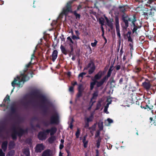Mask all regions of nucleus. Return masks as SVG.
<instances>
[{
    "instance_id": "680f3d73",
    "label": "nucleus",
    "mask_w": 156,
    "mask_h": 156,
    "mask_svg": "<svg viewBox=\"0 0 156 156\" xmlns=\"http://www.w3.org/2000/svg\"><path fill=\"white\" fill-rule=\"evenodd\" d=\"M31 64V61L28 64H27L26 66V67L27 68H28L29 67L30 65Z\"/></svg>"
},
{
    "instance_id": "49530a36",
    "label": "nucleus",
    "mask_w": 156,
    "mask_h": 156,
    "mask_svg": "<svg viewBox=\"0 0 156 156\" xmlns=\"http://www.w3.org/2000/svg\"><path fill=\"white\" fill-rule=\"evenodd\" d=\"M115 24H119V18L117 16H115Z\"/></svg>"
},
{
    "instance_id": "13d9d810",
    "label": "nucleus",
    "mask_w": 156,
    "mask_h": 156,
    "mask_svg": "<svg viewBox=\"0 0 156 156\" xmlns=\"http://www.w3.org/2000/svg\"><path fill=\"white\" fill-rule=\"evenodd\" d=\"M44 132L46 134H48L50 133V129H47L44 130Z\"/></svg>"
},
{
    "instance_id": "72a5a7b5",
    "label": "nucleus",
    "mask_w": 156,
    "mask_h": 156,
    "mask_svg": "<svg viewBox=\"0 0 156 156\" xmlns=\"http://www.w3.org/2000/svg\"><path fill=\"white\" fill-rule=\"evenodd\" d=\"M101 139L100 137L98 138V140H96V147L98 148L100 147V143L101 141Z\"/></svg>"
},
{
    "instance_id": "0eeeda50",
    "label": "nucleus",
    "mask_w": 156,
    "mask_h": 156,
    "mask_svg": "<svg viewBox=\"0 0 156 156\" xmlns=\"http://www.w3.org/2000/svg\"><path fill=\"white\" fill-rule=\"evenodd\" d=\"M89 68L90 69L89 70L88 73L90 75L96 69L95 64L92 60H90L87 66L84 68V70H87Z\"/></svg>"
},
{
    "instance_id": "4be33fe9",
    "label": "nucleus",
    "mask_w": 156,
    "mask_h": 156,
    "mask_svg": "<svg viewBox=\"0 0 156 156\" xmlns=\"http://www.w3.org/2000/svg\"><path fill=\"white\" fill-rule=\"evenodd\" d=\"M8 143L7 141H5L3 142L2 144L1 147L4 151H5L7 150Z\"/></svg>"
},
{
    "instance_id": "bf43d9fd",
    "label": "nucleus",
    "mask_w": 156,
    "mask_h": 156,
    "mask_svg": "<svg viewBox=\"0 0 156 156\" xmlns=\"http://www.w3.org/2000/svg\"><path fill=\"white\" fill-rule=\"evenodd\" d=\"M89 126V122H85L84 127L85 128H87Z\"/></svg>"
},
{
    "instance_id": "c9c22d12",
    "label": "nucleus",
    "mask_w": 156,
    "mask_h": 156,
    "mask_svg": "<svg viewBox=\"0 0 156 156\" xmlns=\"http://www.w3.org/2000/svg\"><path fill=\"white\" fill-rule=\"evenodd\" d=\"M15 153V151L14 150H12L8 152L7 155H9V156H12L14 155Z\"/></svg>"
},
{
    "instance_id": "8fccbe9b",
    "label": "nucleus",
    "mask_w": 156,
    "mask_h": 156,
    "mask_svg": "<svg viewBox=\"0 0 156 156\" xmlns=\"http://www.w3.org/2000/svg\"><path fill=\"white\" fill-rule=\"evenodd\" d=\"M72 39H73V40H76V36L75 35H73V32L72 30Z\"/></svg>"
},
{
    "instance_id": "f03ea898",
    "label": "nucleus",
    "mask_w": 156,
    "mask_h": 156,
    "mask_svg": "<svg viewBox=\"0 0 156 156\" xmlns=\"http://www.w3.org/2000/svg\"><path fill=\"white\" fill-rule=\"evenodd\" d=\"M156 4L155 0H148L147 4L145 5L151 8L150 9L147 10V12H144L145 16L147 19L150 17H152L155 16L156 17V10L154 8L155 5Z\"/></svg>"
},
{
    "instance_id": "58836bf2",
    "label": "nucleus",
    "mask_w": 156,
    "mask_h": 156,
    "mask_svg": "<svg viewBox=\"0 0 156 156\" xmlns=\"http://www.w3.org/2000/svg\"><path fill=\"white\" fill-rule=\"evenodd\" d=\"M98 20L99 23L101 25L103 26L104 25L105 20L103 18H99Z\"/></svg>"
},
{
    "instance_id": "7ed1b4c3",
    "label": "nucleus",
    "mask_w": 156,
    "mask_h": 156,
    "mask_svg": "<svg viewBox=\"0 0 156 156\" xmlns=\"http://www.w3.org/2000/svg\"><path fill=\"white\" fill-rule=\"evenodd\" d=\"M21 77L17 76L16 78H15L12 82V85L14 88L15 85H17L19 87H22L24 82L29 79L27 75L24 73L21 74ZM14 89V88L12 90L11 93L13 91Z\"/></svg>"
},
{
    "instance_id": "a18cd8bd",
    "label": "nucleus",
    "mask_w": 156,
    "mask_h": 156,
    "mask_svg": "<svg viewBox=\"0 0 156 156\" xmlns=\"http://www.w3.org/2000/svg\"><path fill=\"white\" fill-rule=\"evenodd\" d=\"M98 41L95 39L94 40V43H91V45L92 47H94L96 45Z\"/></svg>"
},
{
    "instance_id": "e2e57ef3",
    "label": "nucleus",
    "mask_w": 156,
    "mask_h": 156,
    "mask_svg": "<svg viewBox=\"0 0 156 156\" xmlns=\"http://www.w3.org/2000/svg\"><path fill=\"white\" fill-rule=\"evenodd\" d=\"M123 53V48L122 47L120 51V56H121Z\"/></svg>"
},
{
    "instance_id": "4468645a",
    "label": "nucleus",
    "mask_w": 156,
    "mask_h": 156,
    "mask_svg": "<svg viewBox=\"0 0 156 156\" xmlns=\"http://www.w3.org/2000/svg\"><path fill=\"white\" fill-rule=\"evenodd\" d=\"M10 113L11 114L15 115L17 113V109L16 105L14 104H12L10 107Z\"/></svg>"
},
{
    "instance_id": "774afa93",
    "label": "nucleus",
    "mask_w": 156,
    "mask_h": 156,
    "mask_svg": "<svg viewBox=\"0 0 156 156\" xmlns=\"http://www.w3.org/2000/svg\"><path fill=\"white\" fill-rule=\"evenodd\" d=\"M71 73L70 71L68 72L67 73V76L69 77H70L71 76Z\"/></svg>"
},
{
    "instance_id": "c756f323",
    "label": "nucleus",
    "mask_w": 156,
    "mask_h": 156,
    "mask_svg": "<svg viewBox=\"0 0 156 156\" xmlns=\"http://www.w3.org/2000/svg\"><path fill=\"white\" fill-rule=\"evenodd\" d=\"M107 25L111 29V30H112L113 29V24L112 23V21L111 20H108L106 22Z\"/></svg>"
},
{
    "instance_id": "a211bd4d",
    "label": "nucleus",
    "mask_w": 156,
    "mask_h": 156,
    "mask_svg": "<svg viewBox=\"0 0 156 156\" xmlns=\"http://www.w3.org/2000/svg\"><path fill=\"white\" fill-rule=\"evenodd\" d=\"M58 53V51L57 50H54L52 52L51 56V58H50L53 62H55V59L57 58Z\"/></svg>"
},
{
    "instance_id": "864d4df0",
    "label": "nucleus",
    "mask_w": 156,
    "mask_h": 156,
    "mask_svg": "<svg viewBox=\"0 0 156 156\" xmlns=\"http://www.w3.org/2000/svg\"><path fill=\"white\" fill-rule=\"evenodd\" d=\"M0 156H5V153L3 152L1 149H0Z\"/></svg>"
},
{
    "instance_id": "f257e3e1",
    "label": "nucleus",
    "mask_w": 156,
    "mask_h": 156,
    "mask_svg": "<svg viewBox=\"0 0 156 156\" xmlns=\"http://www.w3.org/2000/svg\"><path fill=\"white\" fill-rule=\"evenodd\" d=\"M30 95L31 96L39 98L41 100V103L44 105H41V107L43 109V112L44 115H46L48 113L49 109L48 106H50V103L48 101L46 97L37 91L35 90L32 92Z\"/></svg>"
},
{
    "instance_id": "f8f14e48",
    "label": "nucleus",
    "mask_w": 156,
    "mask_h": 156,
    "mask_svg": "<svg viewBox=\"0 0 156 156\" xmlns=\"http://www.w3.org/2000/svg\"><path fill=\"white\" fill-rule=\"evenodd\" d=\"M44 149V147L42 144H38L35 148V151L37 153L41 152Z\"/></svg>"
},
{
    "instance_id": "b1692460",
    "label": "nucleus",
    "mask_w": 156,
    "mask_h": 156,
    "mask_svg": "<svg viewBox=\"0 0 156 156\" xmlns=\"http://www.w3.org/2000/svg\"><path fill=\"white\" fill-rule=\"evenodd\" d=\"M57 129L55 127H51L50 129V134L51 136H54V135L56 132Z\"/></svg>"
},
{
    "instance_id": "3c124183",
    "label": "nucleus",
    "mask_w": 156,
    "mask_h": 156,
    "mask_svg": "<svg viewBox=\"0 0 156 156\" xmlns=\"http://www.w3.org/2000/svg\"><path fill=\"white\" fill-rule=\"evenodd\" d=\"M140 107L142 108H144V109H146L147 108H149L150 109L151 108H150L148 106V105L147 104H146L145 105V107H144V106H143L142 105H141L140 106Z\"/></svg>"
},
{
    "instance_id": "bb28decb",
    "label": "nucleus",
    "mask_w": 156,
    "mask_h": 156,
    "mask_svg": "<svg viewBox=\"0 0 156 156\" xmlns=\"http://www.w3.org/2000/svg\"><path fill=\"white\" fill-rule=\"evenodd\" d=\"M9 149H13L15 146V144L14 141H11L9 143Z\"/></svg>"
},
{
    "instance_id": "4d7b16f0",
    "label": "nucleus",
    "mask_w": 156,
    "mask_h": 156,
    "mask_svg": "<svg viewBox=\"0 0 156 156\" xmlns=\"http://www.w3.org/2000/svg\"><path fill=\"white\" fill-rule=\"evenodd\" d=\"M115 67L117 70H118L120 69L121 66L119 65H118L116 66Z\"/></svg>"
},
{
    "instance_id": "f704fd0d",
    "label": "nucleus",
    "mask_w": 156,
    "mask_h": 156,
    "mask_svg": "<svg viewBox=\"0 0 156 156\" xmlns=\"http://www.w3.org/2000/svg\"><path fill=\"white\" fill-rule=\"evenodd\" d=\"M83 92L81 91H78V92L76 95V98L77 99L79 98L82 96Z\"/></svg>"
},
{
    "instance_id": "c03bdc74",
    "label": "nucleus",
    "mask_w": 156,
    "mask_h": 156,
    "mask_svg": "<svg viewBox=\"0 0 156 156\" xmlns=\"http://www.w3.org/2000/svg\"><path fill=\"white\" fill-rule=\"evenodd\" d=\"M10 101L9 96L8 95H7L6 96V97L4 100V101L5 102L7 101Z\"/></svg>"
},
{
    "instance_id": "ea45409f",
    "label": "nucleus",
    "mask_w": 156,
    "mask_h": 156,
    "mask_svg": "<svg viewBox=\"0 0 156 156\" xmlns=\"http://www.w3.org/2000/svg\"><path fill=\"white\" fill-rule=\"evenodd\" d=\"M73 14L75 16L76 19H80V14H78L76 11H74L73 12Z\"/></svg>"
},
{
    "instance_id": "f3484780",
    "label": "nucleus",
    "mask_w": 156,
    "mask_h": 156,
    "mask_svg": "<svg viewBox=\"0 0 156 156\" xmlns=\"http://www.w3.org/2000/svg\"><path fill=\"white\" fill-rule=\"evenodd\" d=\"M67 39L69 41V45L70 46V48L71 50L70 52V54H71L73 52V44H74V42L73 41L70 37H67Z\"/></svg>"
},
{
    "instance_id": "412c9836",
    "label": "nucleus",
    "mask_w": 156,
    "mask_h": 156,
    "mask_svg": "<svg viewBox=\"0 0 156 156\" xmlns=\"http://www.w3.org/2000/svg\"><path fill=\"white\" fill-rule=\"evenodd\" d=\"M51 151L50 149L45 150L43 152L41 156H51L50 154Z\"/></svg>"
},
{
    "instance_id": "393cba45",
    "label": "nucleus",
    "mask_w": 156,
    "mask_h": 156,
    "mask_svg": "<svg viewBox=\"0 0 156 156\" xmlns=\"http://www.w3.org/2000/svg\"><path fill=\"white\" fill-rule=\"evenodd\" d=\"M150 123H151V125L153 124L154 125H156V115H155L153 117H151L150 118Z\"/></svg>"
},
{
    "instance_id": "9b49d317",
    "label": "nucleus",
    "mask_w": 156,
    "mask_h": 156,
    "mask_svg": "<svg viewBox=\"0 0 156 156\" xmlns=\"http://www.w3.org/2000/svg\"><path fill=\"white\" fill-rule=\"evenodd\" d=\"M142 86L146 90H149L151 87V85L150 83L149 80L147 79H146L145 81L142 83Z\"/></svg>"
},
{
    "instance_id": "6ab92c4d",
    "label": "nucleus",
    "mask_w": 156,
    "mask_h": 156,
    "mask_svg": "<svg viewBox=\"0 0 156 156\" xmlns=\"http://www.w3.org/2000/svg\"><path fill=\"white\" fill-rule=\"evenodd\" d=\"M112 71L108 70V72L107 75L104 77L101 80L104 83L108 80V78L110 77L111 75L112 72Z\"/></svg>"
},
{
    "instance_id": "423d86ee",
    "label": "nucleus",
    "mask_w": 156,
    "mask_h": 156,
    "mask_svg": "<svg viewBox=\"0 0 156 156\" xmlns=\"http://www.w3.org/2000/svg\"><path fill=\"white\" fill-rule=\"evenodd\" d=\"M76 0H72L68 1L66 3L65 7L63 9L62 13L65 15L68 14L69 12H72V5L73 2Z\"/></svg>"
},
{
    "instance_id": "de8ad7c7",
    "label": "nucleus",
    "mask_w": 156,
    "mask_h": 156,
    "mask_svg": "<svg viewBox=\"0 0 156 156\" xmlns=\"http://www.w3.org/2000/svg\"><path fill=\"white\" fill-rule=\"evenodd\" d=\"M85 120L87 121V122H92L93 120V119L90 117H89L88 118H86L85 119Z\"/></svg>"
},
{
    "instance_id": "aec40b11",
    "label": "nucleus",
    "mask_w": 156,
    "mask_h": 156,
    "mask_svg": "<svg viewBox=\"0 0 156 156\" xmlns=\"http://www.w3.org/2000/svg\"><path fill=\"white\" fill-rule=\"evenodd\" d=\"M60 49L62 53L65 55H67L69 51V50L66 49L65 47L62 45L60 46Z\"/></svg>"
},
{
    "instance_id": "9d476101",
    "label": "nucleus",
    "mask_w": 156,
    "mask_h": 156,
    "mask_svg": "<svg viewBox=\"0 0 156 156\" xmlns=\"http://www.w3.org/2000/svg\"><path fill=\"white\" fill-rule=\"evenodd\" d=\"M59 122V116L57 112H56L54 114L51 116L50 119L51 124H58Z\"/></svg>"
},
{
    "instance_id": "603ef678",
    "label": "nucleus",
    "mask_w": 156,
    "mask_h": 156,
    "mask_svg": "<svg viewBox=\"0 0 156 156\" xmlns=\"http://www.w3.org/2000/svg\"><path fill=\"white\" fill-rule=\"evenodd\" d=\"M72 121L70 122L69 125V128L70 129H72L73 127V119H72Z\"/></svg>"
},
{
    "instance_id": "4c0bfd02",
    "label": "nucleus",
    "mask_w": 156,
    "mask_h": 156,
    "mask_svg": "<svg viewBox=\"0 0 156 156\" xmlns=\"http://www.w3.org/2000/svg\"><path fill=\"white\" fill-rule=\"evenodd\" d=\"M101 104L100 101H98L96 107L95 109V110H97L100 109L101 107Z\"/></svg>"
},
{
    "instance_id": "ddd939ff",
    "label": "nucleus",
    "mask_w": 156,
    "mask_h": 156,
    "mask_svg": "<svg viewBox=\"0 0 156 156\" xmlns=\"http://www.w3.org/2000/svg\"><path fill=\"white\" fill-rule=\"evenodd\" d=\"M47 135L44 132L40 131L38 133V138L40 140H45L46 139Z\"/></svg>"
},
{
    "instance_id": "39448f33",
    "label": "nucleus",
    "mask_w": 156,
    "mask_h": 156,
    "mask_svg": "<svg viewBox=\"0 0 156 156\" xmlns=\"http://www.w3.org/2000/svg\"><path fill=\"white\" fill-rule=\"evenodd\" d=\"M138 23H139L137 22L136 15H133V19L130 25L131 27H133L132 29L133 33H135L136 34H138L136 31L138 29L140 28L142 26L140 22L139 21Z\"/></svg>"
},
{
    "instance_id": "cd10ccee",
    "label": "nucleus",
    "mask_w": 156,
    "mask_h": 156,
    "mask_svg": "<svg viewBox=\"0 0 156 156\" xmlns=\"http://www.w3.org/2000/svg\"><path fill=\"white\" fill-rule=\"evenodd\" d=\"M141 69L140 67L136 66L133 69V71L135 73L138 74L141 71Z\"/></svg>"
},
{
    "instance_id": "09e8293b",
    "label": "nucleus",
    "mask_w": 156,
    "mask_h": 156,
    "mask_svg": "<svg viewBox=\"0 0 156 156\" xmlns=\"http://www.w3.org/2000/svg\"><path fill=\"white\" fill-rule=\"evenodd\" d=\"M100 133V131L98 130L96 132V134H95V137H100L99 135Z\"/></svg>"
},
{
    "instance_id": "0e129e2a",
    "label": "nucleus",
    "mask_w": 156,
    "mask_h": 156,
    "mask_svg": "<svg viewBox=\"0 0 156 156\" xmlns=\"http://www.w3.org/2000/svg\"><path fill=\"white\" fill-rule=\"evenodd\" d=\"M75 34L76 36L80 35V34L78 30H76L75 31Z\"/></svg>"
},
{
    "instance_id": "2eb2a0df",
    "label": "nucleus",
    "mask_w": 156,
    "mask_h": 156,
    "mask_svg": "<svg viewBox=\"0 0 156 156\" xmlns=\"http://www.w3.org/2000/svg\"><path fill=\"white\" fill-rule=\"evenodd\" d=\"M104 75V74L102 73V71H100L97 74L95 75L92 79L95 81H98V80L100 79Z\"/></svg>"
},
{
    "instance_id": "7c9ffc66",
    "label": "nucleus",
    "mask_w": 156,
    "mask_h": 156,
    "mask_svg": "<svg viewBox=\"0 0 156 156\" xmlns=\"http://www.w3.org/2000/svg\"><path fill=\"white\" fill-rule=\"evenodd\" d=\"M131 34V32L130 31H129L126 34V35L127 36V37L128 38V41H130L131 42H133V39L132 38L130 34Z\"/></svg>"
},
{
    "instance_id": "338daca9",
    "label": "nucleus",
    "mask_w": 156,
    "mask_h": 156,
    "mask_svg": "<svg viewBox=\"0 0 156 156\" xmlns=\"http://www.w3.org/2000/svg\"><path fill=\"white\" fill-rule=\"evenodd\" d=\"M113 64L111 65L110 66V67L108 69V70L111 71H112V70H113Z\"/></svg>"
},
{
    "instance_id": "69168bd1",
    "label": "nucleus",
    "mask_w": 156,
    "mask_h": 156,
    "mask_svg": "<svg viewBox=\"0 0 156 156\" xmlns=\"http://www.w3.org/2000/svg\"><path fill=\"white\" fill-rule=\"evenodd\" d=\"M123 79V78H121L119 80V83L120 84H121L122 83Z\"/></svg>"
},
{
    "instance_id": "5fc2aeb1",
    "label": "nucleus",
    "mask_w": 156,
    "mask_h": 156,
    "mask_svg": "<svg viewBox=\"0 0 156 156\" xmlns=\"http://www.w3.org/2000/svg\"><path fill=\"white\" fill-rule=\"evenodd\" d=\"M69 91L73 92H74V87L73 86H71L69 87Z\"/></svg>"
},
{
    "instance_id": "6e6552de",
    "label": "nucleus",
    "mask_w": 156,
    "mask_h": 156,
    "mask_svg": "<svg viewBox=\"0 0 156 156\" xmlns=\"http://www.w3.org/2000/svg\"><path fill=\"white\" fill-rule=\"evenodd\" d=\"M133 19V16L132 17H129L128 15L125 16L123 15L122 16V20L124 23L125 26L124 28L126 29L129 27V22H132Z\"/></svg>"
},
{
    "instance_id": "e433bc0d",
    "label": "nucleus",
    "mask_w": 156,
    "mask_h": 156,
    "mask_svg": "<svg viewBox=\"0 0 156 156\" xmlns=\"http://www.w3.org/2000/svg\"><path fill=\"white\" fill-rule=\"evenodd\" d=\"M78 91L80 90L82 92H83L84 90V88L83 87V85L81 84H80L78 86Z\"/></svg>"
},
{
    "instance_id": "79ce46f5",
    "label": "nucleus",
    "mask_w": 156,
    "mask_h": 156,
    "mask_svg": "<svg viewBox=\"0 0 156 156\" xmlns=\"http://www.w3.org/2000/svg\"><path fill=\"white\" fill-rule=\"evenodd\" d=\"M86 73L85 72H82L79 74L78 75V77H81V80L83 79V76L84 75H85Z\"/></svg>"
},
{
    "instance_id": "473e14b6",
    "label": "nucleus",
    "mask_w": 156,
    "mask_h": 156,
    "mask_svg": "<svg viewBox=\"0 0 156 156\" xmlns=\"http://www.w3.org/2000/svg\"><path fill=\"white\" fill-rule=\"evenodd\" d=\"M119 9L120 11L123 13H124L126 11L125 6L124 5L119 6Z\"/></svg>"
},
{
    "instance_id": "dca6fc26",
    "label": "nucleus",
    "mask_w": 156,
    "mask_h": 156,
    "mask_svg": "<svg viewBox=\"0 0 156 156\" xmlns=\"http://www.w3.org/2000/svg\"><path fill=\"white\" fill-rule=\"evenodd\" d=\"M34 101L30 100L27 102L23 103L22 105L25 108H27L30 105H34Z\"/></svg>"
},
{
    "instance_id": "1a4fd4ad",
    "label": "nucleus",
    "mask_w": 156,
    "mask_h": 156,
    "mask_svg": "<svg viewBox=\"0 0 156 156\" xmlns=\"http://www.w3.org/2000/svg\"><path fill=\"white\" fill-rule=\"evenodd\" d=\"M91 80L93 81L90 83V89L91 90L94 89V86L95 84L96 85L97 87H101L104 83L101 80L99 81H95L93 79H91Z\"/></svg>"
},
{
    "instance_id": "a19ab883",
    "label": "nucleus",
    "mask_w": 156,
    "mask_h": 156,
    "mask_svg": "<svg viewBox=\"0 0 156 156\" xmlns=\"http://www.w3.org/2000/svg\"><path fill=\"white\" fill-rule=\"evenodd\" d=\"M80 129L79 128H78L77 129V131L76 132V134H75L76 137L77 138H79L80 135Z\"/></svg>"
},
{
    "instance_id": "a878e982",
    "label": "nucleus",
    "mask_w": 156,
    "mask_h": 156,
    "mask_svg": "<svg viewBox=\"0 0 156 156\" xmlns=\"http://www.w3.org/2000/svg\"><path fill=\"white\" fill-rule=\"evenodd\" d=\"M23 153L26 155V156H30V151L29 149L28 148H24L23 150Z\"/></svg>"
},
{
    "instance_id": "c85d7f7f",
    "label": "nucleus",
    "mask_w": 156,
    "mask_h": 156,
    "mask_svg": "<svg viewBox=\"0 0 156 156\" xmlns=\"http://www.w3.org/2000/svg\"><path fill=\"white\" fill-rule=\"evenodd\" d=\"M86 136L83 137V147L85 148H86L87 147V145L88 143V141L86 140Z\"/></svg>"
},
{
    "instance_id": "37998d69",
    "label": "nucleus",
    "mask_w": 156,
    "mask_h": 156,
    "mask_svg": "<svg viewBox=\"0 0 156 156\" xmlns=\"http://www.w3.org/2000/svg\"><path fill=\"white\" fill-rule=\"evenodd\" d=\"M109 65H108L106 66L104 68L103 71H102V73L104 75L107 70L109 67Z\"/></svg>"
},
{
    "instance_id": "052dcab7",
    "label": "nucleus",
    "mask_w": 156,
    "mask_h": 156,
    "mask_svg": "<svg viewBox=\"0 0 156 156\" xmlns=\"http://www.w3.org/2000/svg\"><path fill=\"white\" fill-rule=\"evenodd\" d=\"M107 121L109 123H111L113 122V120L112 119H110V118L108 119Z\"/></svg>"
},
{
    "instance_id": "6e6d98bb",
    "label": "nucleus",
    "mask_w": 156,
    "mask_h": 156,
    "mask_svg": "<svg viewBox=\"0 0 156 156\" xmlns=\"http://www.w3.org/2000/svg\"><path fill=\"white\" fill-rule=\"evenodd\" d=\"M98 127L99 128V130H100V131L102 130L103 129V123H101V125H99Z\"/></svg>"
},
{
    "instance_id": "5701e85b",
    "label": "nucleus",
    "mask_w": 156,
    "mask_h": 156,
    "mask_svg": "<svg viewBox=\"0 0 156 156\" xmlns=\"http://www.w3.org/2000/svg\"><path fill=\"white\" fill-rule=\"evenodd\" d=\"M56 139V137L55 136H51V137L48 138V140L49 144H52Z\"/></svg>"
},
{
    "instance_id": "2f4dec72",
    "label": "nucleus",
    "mask_w": 156,
    "mask_h": 156,
    "mask_svg": "<svg viewBox=\"0 0 156 156\" xmlns=\"http://www.w3.org/2000/svg\"><path fill=\"white\" fill-rule=\"evenodd\" d=\"M98 91H95L94 92V93L93 94L92 97V99H94L96 100L97 97L98 96Z\"/></svg>"
},
{
    "instance_id": "20e7f679",
    "label": "nucleus",
    "mask_w": 156,
    "mask_h": 156,
    "mask_svg": "<svg viewBox=\"0 0 156 156\" xmlns=\"http://www.w3.org/2000/svg\"><path fill=\"white\" fill-rule=\"evenodd\" d=\"M18 131L16 130L15 126H12V132L11 134V137L13 140H16L17 138V136L20 137H22L24 134L27 133L28 132V129L27 128L25 129L18 127L17 128Z\"/></svg>"
}]
</instances>
